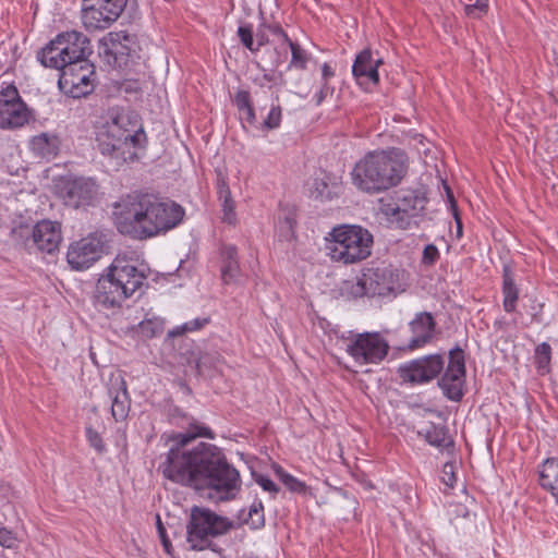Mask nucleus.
I'll return each instance as SVG.
<instances>
[{"label":"nucleus","mask_w":558,"mask_h":558,"mask_svg":"<svg viewBox=\"0 0 558 558\" xmlns=\"http://www.w3.org/2000/svg\"><path fill=\"white\" fill-rule=\"evenodd\" d=\"M444 365L445 360L440 354H429L400 365L398 373L405 383L424 384L436 378Z\"/></svg>","instance_id":"obj_16"},{"label":"nucleus","mask_w":558,"mask_h":558,"mask_svg":"<svg viewBox=\"0 0 558 558\" xmlns=\"http://www.w3.org/2000/svg\"><path fill=\"white\" fill-rule=\"evenodd\" d=\"M403 272L392 266L368 267L362 270L350 287L354 298L385 296L402 290Z\"/></svg>","instance_id":"obj_8"},{"label":"nucleus","mask_w":558,"mask_h":558,"mask_svg":"<svg viewBox=\"0 0 558 558\" xmlns=\"http://www.w3.org/2000/svg\"><path fill=\"white\" fill-rule=\"evenodd\" d=\"M97 4L105 10L107 17L114 22L123 12L126 0H100Z\"/></svg>","instance_id":"obj_35"},{"label":"nucleus","mask_w":558,"mask_h":558,"mask_svg":"<svg viewBox=\"0 0 558 558\" xmlns=\"http://www.w3.org/2000/svg\"><path fill=\"white\" fill-rule=\"evenodd\" d=\"M328 89L327 83H324L320 89L315 94L314 99L317 106L322 105L325 100Z\"/></svg>","instance_id":"obj_51"},{"label":"nucleus","mask_w":558,"mask_h":558,"mask_svg":"<svg viewBox=\"0 0 558 558\" xmlns=\"http://www.w3.org/2000/svg\"><path fill=\"white\" fill-rule=\"evenodd\" d=\"M381 63V59L373 60L369 49L362 50L352 65V73L356 83L364 88H368L369 85H377L379 82L378 68Z\"/></svg>","instance_id":"obj_19"},{"label":"nucleus","mask_w":558,"mask_h":558,"mask_svg":"<svg viewBox=\"0 0 558 558\" xmlns=\"http://www.w3.org/2000/svg\"><path fill=\"white\" fill-rule=\"evenodd\" d=\"M86 437L89 445L95 448L98 452L104 451L105 445L102 438L98 432L93 429L92 427L86 428Z\"/></svg>","instance_id":"obj_44"},{"label":"nucleus","mask_w":558,"mask_h":558,"mask_svg":"<svg viewBox=\"0 0 558 558\" xmlns=\"http://www.w3.org/2000/svg\"><path fill=\"white\" fill-rule=\"evenodd\" d=\"M408 169V156L399 148L369 151L355 163L352 183L364 193H381L399 185Z\"/></svg>","instance_id":"obj_4"},{"label":"nucleus","mask_w":558,"mask_h":558,"mask_svg":"<svg viewBox=\"0 0 558 558\" xmlns=\"http://www.w3.org/2000/svg\"><path fill=\"white\" fill-rule=\"evenodd\" d=\"M16 538L14 534L5 529H0V545L5 548H13L15 546Z\"/></svg>","instance_id":"obj_47"},{"label":"nucleus","mask_w":558,"mask_h":558,"mask_svg":"<svg viewBox=\"0 0 558 558\" xmlns=\"http://www.w3.org/2000/svg\"><path fill=\"white\" fill-rule=\"evenodd\" d=\"M29 111L17 88L8 85L0 90V129H15L28 122Z\"/></svg>","instance_id":"obj_14"},{"label":"nucleus","mask_w":558,"mask_h":558,"mask_svg":"<svg viewBox=\"0 0 558 558\" xmlns=\"http://www.w3.org/2000/svg\"><path fill=\"white\" fill-rule=\"evenodd\" d=\"M326 251L332 262L352 265L372 254L373 234L359 225H339L325 238Z\"/></svg>","instance_id":"obj_6"},{"label":"nucleus","mask_w":558,"mask_h":558,"mask_svg":"<svg viewBox=\"0 0 558 558\" xmlns=\"http://www.w3.org/2000/svg\"><path fill=\"white\" fill-rule=\"evenodd\" d=\"M196 437L213 439L214 434L208 427L194 426L192 432L172 435L173 446L160 463L159 471L173 483L211 489L221 500L233 498L241 487L238 470L227 462L215 445L199 442L193 449L186 448Z\"/></svg>","instance_id":"obj_1"},{"label":"nucleus","mask_w":558,"mask_h":558,"mask_svg":"<svg viewBox=\"0 0 558 558\" xmlns=\"http://www.w3.org/2000/svg\"><path fill=\"white\" fill-rule=\"evenodd\" d=\"M245 522L253 529H260L265 525L264 506L262 501H254L251 505Z\"/></svg>","instance_id":"obj_34"},{"label":"nucleus","mask_w":558,"mask_h":558,"mask_svg":"<svg viewBox=\"0 0 558 558\" xmlns=\"http://www.w3.org/2000/svg\"><path fill=\"white\" fill-rule=\"evenodd\" d=\"M233 104L236 107L242 119H245V121L250 124H254L256 122L255 111L250 92L239 89L234 94Z\"/></svg>","instance_id":"obj_29"},{"label":"nucleus","mask_w":558,"mask_h":558,"mask_svg":"<svg viewBox=\"0 0 558 558\" xmlns=\"http://www.w3.org/2000/svg\"><path fill=\"white\" fill-rule=\"evenodd\" d=\"M502 294H504V310L507 313H512L517 308L519 299V289L514 282L512 269L509 265L504 266L502 272Z\"/></svg>","instance_id":"obj_25"},{"label":"nucleus","mask_w":558,"mask_h":558,"mask_svg":"<svg viewBox=\"0 0 558 558\" xmlns=\"http://www.w3.org/2000/svg\"><path fill=\"white\" fill-rule=\"evenodd\" d=\"M221 279L223 283L235 282L240 277V265L238 260V250L233 245H223L221 247Z\"/></svg>","instance_id":"obj_24"},{"label":"nucleus","mask_w":558,"mask_h":558,"mask_svg":"<svg viewBox=\"0 0 558 558\" xmlns=\"http://www.w3.org/2000/svg\"><path fill=\"white\" fill-rule=\"evenodd\" d=\"M157 530H158V534H159V537L161 539L162 546L165 548V551L168 555H171L172 554V545H171V542H170V539L168 538V536L166 534V529H165V526H163L159 515H157Z\"/></svg>","instance_id":"obj_45"},{"label":"nucleus","mask_w":558,"mask_h":558,"mask_svg":"<svg viewBox=\"0 0 558 558\" xmlns=\"http://www.w3.org/2000/svg\"><path fill=\"white\" fill-rule=\"evenodd\" d=\"M184 209L174 201L149 193L126 195L113 205V220L122 234L148 239L175 228Z\"/></svg>","instance_id":"obj_2"},{"label":"nucleus","mask_w":558,"mask_h":558,"mask_svg":"<svg viewBox=\"0 0 558 558\" xmlns=\"http://www.w3.org/2000/svg\"><path fill=\"white\" fill-rule=\"evenodd\" d=\"M145 140L138 116L118 108L108 110L106 121L96 132L97 147L114 170L137 159L136 148L142 147Z\"/></svg>","instance_id":"obj_3"},{"label":"nucleus","mask_w":558,"mask_h":558,"mask_svg":"<svg viewBox=\"0 0 558 558\" xmlns=\"http://www.w3.org/2000/svg\"><path fill=\"white\" fill-rule=\"evenodd\" d=\"M57 189L64 204L73 208L88 205L96 194L95 181L83 177L64 178Z\"/></svg>","instance_id":"obj_17"},{"label":"nucleus","mask_w":558,"mask_h":558,"mask_svg":"<svg viewBox=\"0 0 558 558\" xmlns=\"http://www.w3.org/2000/svg\"><path fill=\"white\" fill-rule=\"evenodd\" d=\"M238 36L245 48L251 50L252 52H256L263 46V41L254 45L253 38V27L252 25H242L238 28Z\"/></svg>","instance_id":"obj_36"},{"label":"nucleus","mask_w":558,"mask_h":558,"mask_svg":"<svg viewBox=\"0 0 558 558\" xmlns=\"http://www.w3.org/2000/svg\"><path fill=\"white\" fill-rule=\"evenodd\" d=\"M281 122V108L280 106H272L267 118L264 121V126L268 130L277 129Z\"/></svg>","instance_id":"obj_42"},{"label":"nucleus","mask_w":558,"mask_h":558,"mask_svg":"<svg viewBox=\"0 0 558 558\" xmlns=\"http://www.w3.org/2000/svg\"><path fill=\"white\" fill-rule=\"evenodd\" d=\"M272 53L276 54V58L268 62V70H275L282 63V59L279 57L277 48L272 50Z\"/></svg>","instance_id":"obj_52"},{"label":"nucleus","mask_w":558,"mask_h":558,"mask_svg":"<svg viewBox=\"0 0 558 558\" xmlns=\"http://www.w3.org/2000/svg\"><path fill=\"white\" fill-rule=\"evenodd\" d=\"M218 361L219 355L217 353L203 352L196 360V368L202 374L206 369L216 367Z\"/></svg>","instance_id":"obj_38"},{"label":"nucleus","mask_w":558,"mask_h":558,"mask_svg":"<svg viewBox=\"0 0 558 558\" xmlns=\"http://www.w3.org/2000/svg\"><path fill=\"white\" fill-rule=\"evenodd\" d=\"M268 29L270 31L271 34H274L275 36H278L282 43V45H288L289 41H292L288 34L283 31V28L281 27L280 24H272V25H269L268 26Z\"/></svg>","instance_id":"obj_49"},{"label":"nucleus","mask_w":558,"mask_h":558,"mask_svg":"<svg viewBox=\"0 0 558 558\" xmlns=\"http://www.w3.org/2000/svg\"><path fill=\"white\" fill-rule=\"evenodd\" d=\"M412 337L409 340L408 348L415 350L432 342L435 330L436 320L428 312H421L409 323Z\"/></svg>","instance_id":"obj_20"},{"label":"nucleus","mask_w":558,"mask_h":558,"mask_svg":"<svg viewBox=\"0 0 558 558\" xmlns=\"http://www.w3.org/2000/svg\"><path fill=\"white\" fill-rule=\"evenodd\" d=\"M60 45L65 48L68 64L73 61L84 60L90 53V41L82 33L76 31L64 32L58 35Z\"/></svg>","instance_id":"obj_22"},{"label":"nucleus","mask_w":558,"mask_h":558,"mask_svg":"<svg viewBox=\"0 0 558 558\" xmlns=\"http://www.w3.org/2000/svg\"><path fill=\"white\" fill-rule=\"evenodd\" d=\"M284 221L288 225L289 229H291L292 228V220L290 218H286Z\"/></svg>","instance_id":"obj_56"},{"label":"nucleus","mask_w":558,"mask_h":558,"mask_svg":"<svg viewBox=\"0 0 558 558\" xmlns=\"http://www.w3.org/2000/svg\"><path fill=\"white\" fill-rule=\"evenodd\" d=\"M135 41L124 31L111 32L99 43V56L112 68H125L132 60Z\"/></svg>","instance_id":"obj_13"},{"label":"nucleus","mask_w":558,"mask_h":558,"mask_svg":"<svg viewBox=\"0 0 558 558\" xmlns=\"http://www.w3.org/2000/svg\"><path fill=\"white\" fill-rule=\"evenodd\" d=\"M425 440L435 447H448L452 444L447 434V428L442 425L430 424L425 429L418 432Z\"/></svg>","instance_id":"obj_30"},{"label":"nucleus","mask_w":558,"mask_h":558,"mask_svg":"<svg viewBox=\"0 0 558 558\" xmlns=\"http://www.w3.org/2000/svg\"><path fill=\"white\" fill-rule=\"evenodd\" d=\"M207 323H208V318H203V319L195 318L191 322L183 324L181 327H177L175 329L171 330L169 332V336L175 337V336L183 335L186 331L198 330Z\"/></svg>","instance_id":"obj_40"},{"label":"nucleus","mask_w":558,"mask_h":558,"mask_svg":"<svg viewBox=\"0 0 558 558\" xmlns=\"http://www.w3.org/2000/svg\"><path fill=\"white\" fill-rule=\"evenodd\" d=\"M218 198L221 202L223 211V221L233 225L236 221L235 204L231 195L228 183L223 178L218 179Z\"/></svg>","instance_id":"obj_28"},{"label":"nucleus","mask_w":558,"mask_h":558,"mask_svg":"<svg viewBox=\"0 0 558 558\" xmlns=\"http://www.w3.org/2000/svg\"><path fill=\"white\" fill-rule=\"evenodd\" d=\"M539 484L558 499V459H546L539 471Z\"/></svg>","instance_id":"obj_27"},{"label":"nucleus","mask_w":558,"mask_h":558,"mask_svg":"<svg viewBox=\"0 0 558 558\" xmlns=\"http://www.w3.org/2000/svg\"><path fill=\"white\" fill-rule=\"evenodd\" d=\"M60 44L58 36L50 40L37 52V60L43 66L59 70L61 73L68 66V58L64 54L65 48Z\"/></svg>","instance_id":"obj_23"},{"label":"nucleus","mask_w":558,"mask_h":558,"mask_svg":"<svg viewBox=\"0 0 558 558\" xmlns=\"http://www.w3.org/2000/svg\"><path fill=\"white\" fill-rule=\"evenodd\" d=\"M255 481L256 483L266 492H269V493H278L279 492V488L278 486L270 480L268 478L267 476L265 475H255Z\"/></svg>","instance_id":"obj_46"},{"label":"nucleus","mask_w":558,"mask_h":558,"mask_svg":"<svg viewBox=\"0 0 558 558\" xmlns=\"http://www.w3.org/2000/svg\"><path fill=\"white\" fill-rule=\"evenodd\" d=\"M108 396L111 399V415L116 422L124 421L131 408L126 383L122 376H111L108 386Z\"/></svg>","instance_id":"obj_21"},{"label":"nucleus","mask_w":558,"mask_h":558,"mask_svg":"<svg viewBox=\"0 0 558 558\" xmlns=\"http://www.w3.org/2000/svg\"><path fill=\"white\" fill-rule=\"evenodd\" d=\"M232 522L210 509L194 506L186 524V542L192 550H204L211 539L232 529Z\"/></svg>","instance_id":"obj_7"},{"label":"nucleus","mask_w":558,"mask_h":558,"mask_svg":"<svg viewBox=\"0 0 558 558\" xmlns=\"http://www.w3.org/2000/svg\"><path fill=\"white\" fill-rule=\"evenodd\" d=\"M453 215H454V218H456V221H457V225H458V232L460 233V232H461V230H462L461 221H460V219H459L458 214H457V211H456V210H454Z\"/></svg>","instance_id":"obj_55"},{"label":"nucleus","mask_w":558,"mask_h":558,"mask_svg":"<svg viewBox=\"0 0 558 558\" xmlns=\"http://www.w3.org/2000/svg\"><path fill=\"white\" fill-rule=\"evenodd\" d=\"M312 194L320 201L330 199L332 197L327 182L323 179H315L313 182Z\"/></svg>","instance_id":"obj_41"},{"label":"nucleus","mask_w":558,"mask_h":558,"mask_svg":"<svg viewBox=\"0 0 558 558\" xmlns=\"http://www.w3.org/2000/svg\"><path fill=\"white\" fill-rule=\"evenodd\" d=\"M61 241V225L51 220H41L33 227L32 236L27 239L26 245L35 246L41 253L53 254L59 250Z\"/></svg>","instance_id":"obj_18"},{"label":"nucleus","mask_w":558,"mask_h":558,"mask_svg":"<svg viewBox=\"0 0 558 558\" xmlns=\"http://www.w3.org/2000/svg\"><path fill=\"white\" fill-rule=\"evenodd\" d=\"M534 360L537 371L541 375L549 373L551 361V348L547 342H542L536 347Z\"/></svg>","instance_id":"obj_31"},{"label":"nucleus","mask_w":558,"mask_h":558,"mask_svg":"<svg viewBox=\"0 0 558 558\" xmlns=\"http://www.w3.org/2000/svg\"><path fill=\"white\" fill-rule=\"evenodd\" d=\"M427 199L423 193L414 190H402L395 198H380L379 210L389 223L405 230L410 228L413 218L425 209Z\"/></svg>","instance_id":"obj_9"},{"label":"nucleus","mask_w":558,"mask_h":558,"mask_svg":"<svg viewBox=\"0 0 558 558\" xmlns=\"http://www.w3.org/2000/svg\"><path fill=\"white\" fill-rule=\"evenodd\" d=\"M488 10V0L475 1L472 4H466L464 7V12L469 17L472 19H481L483 15L487 13Z\"/></svg>","instance_id":"obj_39"},{"label":"nucleus","mask_w":558,"mask_h":558,"mask_svg":"<svg viewBox=\"0 0 558 558\" xmlns=\"http://www.w3.org/2000/svg\"><path fill=\"white\" fill-rule=\"evenodd\" d=\"M442 482L448 487H453L456 483L454 465L452 463H445L442 466Z\"/></svg>","instance_id":"obj_48"},{"label":"nucleus","mask_w":558,"mask_h":558,"mask_svg":"<svg viewBox=\"0 0 558 558\" xmlns=\"http://www.w3.org/2000/svg\"><path fill=\"white\" fill-rule=\"evenodd\" d=\"M146 277L136 262L126 255H117L97 280L95 305L100 310H119L144 283Z\"/></svg>","instance_id":"obj_5"},{"label":"nucleus","mask_w":558,"mask_h":558,"mask_svg":"<svg viewBox=\"0 0 558 558\" xmlns=\"http://www.w3.org/2000/svg\"><path fill=\"white\" fill-rule=\"evenodd\" d=\"M82 21L88 29H105L113 23L112 20L107 17L105 10L98 4L83 7Z\"/></svg>","instance_id":"obj_26"},{"label":"nucleus","mask_w":558,"mask_h":558,"mask_svg":"<svg viewBox=\"0 0 558 558\" xmlns=\"http://www.w3.org/2000/svg\"><path fill=\"white\" fill-rule=\"evenodd\" d=\"M140 332L147 337L153 338L162 332V325L157 319H145L140 323Z\"/></svg>","instance_id":"obj_37"},{"label":"nucleus","mask_w":558,"mask_h":558,"mask_svg":"<svg viewBox=\"0 0 558 558\" xmlns=\"http://www.w3.org/2000/svg\"><path fill=\"white\" fill-rule=\"evenodd\" d=\"M439 258V251L436 245L427 244L423 250L422 263L424 265H434Z\"/></svg>","instance_id":"obj_43"},{"label":"nucleus","mask_w":558,"mask_h":558,"mask_svg":"<svg viewBox=\"0 0 558 558\" xmlns=\"http://www.w3.org/2000/svg\"><path fill=\"white\" fill-rule=\"evenodd\" d=\"M465 379V361L463 351L457 347L449 352L448 366L438 385L444 395L451 401H460L463 397Z\"/></svg>","instance_id":"obj_15"},{"label":"nucleus","mask_w":558,"mask_h":558,"mask_svg":"<svg viewBox=\"0 0 558 558\" xmlns=\"http://www.w3.org/2000/svg\"><path fill=\"white\" fill-rule=\"evenodd\" d=\"M109 234L102 230L88 233L78 241L73 242L66 253V260L72 269L84 270L96 263L106 252Z\"/></svg>","instance_id":"obj_10"},{"label":"nucleus","mask_w":558,"mask_h":558,"mask_svg":"<svg viewBox=\"0 0 558 558\" xmlns=\"http://www.w3.org/2000/svg\"><path fill=\"white\" fill-rule=\"evenodd\" d=\"M33 148L38 150L40 154H46L45 147L48 145V136L47 134H40L33 138Z\"/></svg>","instance_id":"obj_50"},{"label":"nucleus","mask_w":558,"mask_h":558,"mask_svg":"<svg viewBox=\"0 0 558 558\" xmlns=\"http://www.w3.org/2000/svg\"><path fill=\"white\" fill-rule=\"evenodd\" d=\"M291 50V61L289 66L299 70H305L310 56L298 43L289 41L287 45Z\"/></svg>","instance_id":"obj_32"},{"label":"nucleus","mask_w":558,"mask_h":558,"mask_svg":"<svg viewBox=\"0 0 558 558\" xmlns=\"http://www.w3.org/2000/svg\"><path fill=\"white\" fill-rule=\"evenodd\" d=\"M259 41H263V45L265 44V38H264V36H258V43H259Z\"/></svg>","instance_id":"obj_57"},{"label":"nucleus","mask_w":558,"mask_h":558,"mask_svg":"<svg viewBox=\"0 0 558 558\" xmlns=\"http://www.w3.org/2000/svg\"><path fill=\"white\" fill-rule=\"evenodd\" d=\"M446 191H447V196H448V199L451 204V207L454 208L456 207V202H454V198H453V194L452 192L450 191V189L448 186H446Z\"/></svg>","instance_id":"obj_54"},{"label":"nucleus","mask_w":558,"mask_h":558,"mask_svg":"<svg viewBox=\"0 0 558 558\" xmlns=\"http://www.w3.org/2000/svg\"><path fill=\"white\" fill-rule=\"evenodd\" d=\"M322 74H323V78L325 81V83H327V80L329 77H332L335 75V72L333 70L330 68L329 64L327 63H324L323 66H322Z\"/></svg>","instance_id":"obj_53"},{"label":"nucleus","mask_w":558,"mask_h":558,"mask_svg":"<svg viewBox=\"0 0 558 558\" xmlns=\"http://www.w3.org/2000/svg\"><path fill=\"white\" fill-rule=\"evenodd\" d=\"M277 476L282 482V484L293 493H304L306 489L305 483L299 481L291 474L287 473L281 466H276L275 469Z\"/></svg>","instance_id":"obj_33"},{"label":"nucleus","mask_w":558,"mask_h":558,"mask_svg":"<svg viewBox=\"0 0 558 558\" xmlns=\"http://www.w3.org/2000/svg\"><path fill=\"white\" fill-rule=\"evenodd\" d=\"M59 88L72 98H81L94 90L95 68L87 59L73 61L59 75Z\"/></svg>","instance_id":"obj_11"},{"label":"nucleus","mask_w":558,"mask_h":558,"mask_svg":"<svg viewBox=\"0 0 558 558\" xmlns=\"http://www.w3.org/2000/svg\"><path fill=\"white\" fill-rule=\"evenodd\" d=\"M244 558H258V557L250 556V557H244Z\"/></svg>","instance_id":"obj_58"},{"label":"nucleus","mask_w":558,"mask_h":558,"mask_svg":"<svg viewBox=\"0 0 558 558\" xmlns=\"http://www.w3.org/2000/svg\"><path fill=\"white\" fill-rule=\"evenodd\" d=\"M388 351V342L377 332L355 335L347 343V352L360 364H377Z\"/></svg>","instance_id":"obj_12"}]
</instances>
